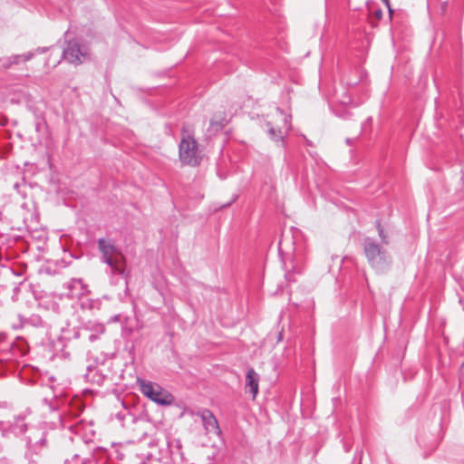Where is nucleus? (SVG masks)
<instances>
[{
    "instance_id": "2eb2a0df",
    "label": "nucleus",
    "mask_w": 464,
    "mask_h": 464,
    "mask_svg": "<svg viewBox=\"0 0 464 464\" xmlns=\"http://www.w3.org/2000/svg\"><path fill=\"white\" fill-rule=\"evenodd\" d=\"M382 1L386 5V6L389 8V12L391 13L392 9L390 6V0H382Z\"/></svg>"
},
{
    "instance_id": "9b49d317",
    "label": "nucleus",
    "mask_w": 464,
    "mask_h": 464,
    "mask_svg": "<svg viewBox=\"0 0 464 464\" xmlns=\"http://www.w3.org/2000/svg\"><path fill=\"white\" fill-rule=\"evenodd\" d=\"M12 66V62L10 57H5L0 59V70H6Z\"/></svg>"
},
{
    "instance_id": "9d476101",
    "label": "nucleus",
    "mask_w": 464,
    "mask_h": 464,
    "mask_svg": "<svg viewBox=\"0 0 464 464\" xmlns=\"http://www.w3.org/2000/svg\"><path fill=\"white\" fill-rule=\"evenodd\" d=\"M34 56V53L28 52L24 54L12 55V56H10V59L12 62V65H14V64L20 63L21 62H27V61L31 60Z\"/></svg>"
},
{
    "instance_id": "0eeeda50",
    "label": "nucleus",
    "mask_w": 464,
    "mask_h": 464,
    "mask_svg": "<svg viewBox=\"0 0 464 464\" xmlns=\"http://www.w3.org/2000/svg\"><path fill=\"white\" fill-rule=\"evenodd\" d=\"M259 375L256 372L253 368H249L246 374V392H249L252 394V398L256 399L258 389H259Z\"/></svg>"
},
{
    "instance_id": "39448f33",
    "label": "nucleus",
    "mask_w": 464,
    "mask_h": 464,
    "mask_svg": "<svg viewBox=\"0 0 464 464\" xmlns=\"http://www.w3.org/2000/svg\"><path fill=\"white\" fill-rule=\"evenodd\" d=\"M89 57L88 48L75 41H70L63 52V58L74 65L84 63Z\"/></svg>"
},
{
    "instance_id": "f03ea898",
    "label": "nucleus",
    "mask_w": 464,
    "mask_h": 464,
    "mask_svg": "<svg viewBox=\"0 0 464 464\" xmlns=\"http://www.w3.org/2000/svg\"><path fill=\"white\" fill-rule=\"evenodd\" d=\"M98 247L102 261L107 264L113 275H125V256L111 239H98Z\"/></svg>"
},
{
    "instance_id": "ddd939ff",
    "label": "nucleus",
    "mask_w": 464,
    "mask_h": 464,
    "mask_svg": "<svg viewBox=\"0 0 464 464\" xmlns=\"http://www.w3.org/2000/svg\"><path fill=\"white\" fill-rule=\"evenodd\" d=\"M379 236L385 244L388 243L387 240L385 239V236L383 235V229L381 227V226H379Z\"/></svg>"
},
{
    "instance_id": "f8f14e48",
    "label": "nucleus",
    "mask_w": 464,
    "mask_h": 464,
    "mask_svg": "<svg viewBox=\"0 0 464 464\" xmlns=\"http://www.w3.org/2000/svg\"><path fill=\"white\" fill-rule=\"evenodd\" d=\"M277 111L279 112L280 116L282 117V119L284 121L285 130H288L290 129V121H289L288 116L284 114L282 112V111H280L279 109H277Z\"/></svg>"
},
{
    "instance_id": "f257e3e1",
    "label": "nucleus",
    "mask_w": 464,
    "mask_h": 464,
    "mask_svg": "<svg viewBox=\"0 0 464 464\" xmlns=\"http://www.w3.org/2000/svg\"><path fill=\"white\" fill-rule=\"evenodd\" d=\"M179 159L182 165L191 167L199 165L202 159L198 141L193 134L185 127L181 130V139L179 144Z\"/></svg>"
},
{
    "instance_id": "6e6552de",
    "label": "nucleus",
    "mask_w": 464,
    "mask_h": 464,
    "mask_svg": "<svg viewBox=\"0 0 464 464\" xmlns=\"http://www.w3.org/2000/svg\"><path fill=\"white\" fill-rule=\"evenodd\" d=\"M68 296L72 299L80 298L87 292L86 285L81 279H72L67 283Z\"/></svg>"
},
{
    "instance_id": "4468645a",
    "label": "nucleus",
    "mask_w": 464,
    "mask_h": 464,
    "mask_svg": "<svg viewBox=\"0 0 464 464\" xmlns=\"http://www.w3.org/2000/svg\"><path fill=\"white\" fill-rule=\"evenodd\" d=\"M46 51H47V48H45V47H42V48H37V49L35 50V52H34V54H35V53H45Z\"/></svg>"
},
{
    "instance_id": "20e7f679",
    "label": "nucleus",
    "mask_w": 464,
    "mask_h": 464,
    "mask_svg": "<svg viewBox=\"0 0 464 464\" xmlns=\"http://www.w3.org/2000/svg\"><path fill=\"white\" fill-rule=\"evenodd\" d=\"M364 254L369 264L378 272L386 270L391 264L387 252L376 242L366 238L363 245Z\"/></svg>"
},
{
    "instance_id": "7ed1b4c3",
    "label": "nucleus",
    "mask_w": 464,
    "mask_h": 464,
    "mask_svg": "<svg viewBox=\"0 0 464 464\" xmlns=\"http://www.w3.org/2000/svg\"><path fill=\"white\" fill-rule=\"evenodd\" d=\"M137 384L145 397L159 405L168 406L174 401L172 394L156 382L138 378Z\"/></svg>"
},
{
    "instance_id": "423d86ee",
    "label": "nucleus",
    "mask_w": 464,
    "mask_h": 464,
    "mask_svg": "<svg viewBox=\"0 0 464 464\" xmlns=\"http://www.w3.org/2000/svg\"><path fill=\"white\" fill-rule=\"evenodd\" d=\"M196 414L201 419L202 425L207 435H221L222 432L218 421L210 410L203 409L198 411Z\"/></svg>"
},
{
    "instance_id": "dca6fc26",
    "label": "nucleus",
    "mask_w": 464,
    "mask_h": 464,
    "mask_svg": "<svg viewBox=\"0 0 464 464\" xmlns=\"http://www.w3.org/2000/svg\"><path fill=\"white\" fill-rule=\"evenodd\" d=\"M375 14H376V16H377V17L381 18V17H382V10H377V11L375 12Z\"/></svg>"
},
{
    "instance_id": "1a4fd4ad",
    "label": "nucleus",
    "mask_w": 464,
    "mask_h": 464,
    "mask_svg": "<svg viewBox=\"0 0 464 464\" xmlns=\"http://www.w3.org/2000/svg\"><path fill=\"white\" fill-rule=\"evenodd\" d=\"M268 128V134L270 138L276 141H281L282 144H284V135L283 130L281 128H275L273 126H270V123H267Z\"/></svg>"
}]
</instances>
